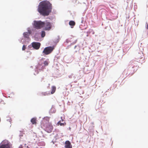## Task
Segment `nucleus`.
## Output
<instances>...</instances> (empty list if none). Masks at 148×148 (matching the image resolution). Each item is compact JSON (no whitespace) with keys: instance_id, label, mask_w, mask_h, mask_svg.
<instances>
[{"instance_id":"nucleus-1","label":"nucleus","mask_w":148,"mask_h":148,"mask_svg":"<svg viewBox=\"0 0 148 148\" xmlns=\"http://www.w3.org/2000/svg\"><path fill=\"white\" fill-rule=\"evenodd\" d=\"M52 10V4L47 0H44L40 2L37 9L40 14L44 16L49 15Z\"/></svg>"},{"instance_id":"nucleus-2","label":"nucleus","mask_w":148,"mask_h":148,"mask_svg":"<svg viewBox=\"0 0 148 148\" xmlns=\"http://www.w3.org/2000/svg\"><path fill=\"white\" fill-rule=\"evenodd\" d=\"M136 62V61L130 62L127 69L125 70L121 75L125 74V77L131 76L138 69V67L135 63Z\"/></svg>"},{"instance_id":"nucleus-3","label":"nucleus","mask_w":148,"mask_h":148,"mask_svg":"<svg viewBox=\"0 0 148 148\" xmlns=\"http://www.w3.org/2000/svg\"><path fill=\"white\" fill-rule=\"evenodd\" d=\"M49 63V60L48 59L45 60L44 58H41L38 62L37 66H36L35 71L36 72V74L38 73V70L42 71L45 69V66H47Z\"/></svg>"},{"instance_id":"nucleus-4","label":"nucleus","mask_w":148,"mask_h":148,"mask_svg":"<svg viewBox=\"0 0 148 148\" xmlns=\"http://www.w3.org/2000/svg\"><path fill=\"white\" fill-rule=\"evenodd\" d=\"M43 21H34L32 23V25L33 27L35 29H39L42 28L43 27L44 25Z\"/></svg>"},{"instance_id":"nucleus-5","label":"nucleus","mask_w":148,"mask_h":148,"mask_svg":"<svg viewBox=\"0 0 148 148\" xmlns=\"http://www.w3.org/2000/svg\"><path fill=\"white\" fill-rule=\"evenodd\" d=\"M40 45L41 43L40 42H34L28 45L27 48L29 50H38L40 48Z\"/></svg>"},{"instance_id":"nucleus-6","label":"nucleus","mask_w":148,"mask_h":148,"mask_svg":"<svg viewBox=\"0 0 148 148\" xmlns=\"http://www.w3.org/2000/svg\"><path fill=\"white\" fill-rule=\"evenodd\" d=\"M0 148H11L10 142L6 140H3L0 144Z\"/></svg>"},{"instance_id":"nucleus-7","label":"nucleus","mask_w":148,"mask_h":148,"mask_svg":"<svg viewBox=\"0 0 148 148\" xmlns=\"http://www.w3.org/2000/svg\"><path fill=\"white\" fill-rule=\"evenodd\" d=\"M43 22L44 24L42 28H44L45 30L49 31L52 28L53 23L48 22L47 20L44 21Z\"/></svg>"},{"instance_id":"nucleus-8","label":"nucleus","mask_w":148,"mask_h":148,"mask_svg":"<svg viewBox=\"0 0 148 148\" xmlns=\"http://www.w3.org/2000/svg\"><path fill=\"white\" fill-rule=\"evenodd\" d=\"M54 49V47L53 46L47 47L44 49L42 53L44 54L48 55L51 53Z\"/></svg>"},{"instance_id":"nucleus-9","label":"nucleus","mask_w":148,"mask_h":148,"mask_svg":"<svg viewBox=\"0 0 148 148\" xmlns=\"http://www.w3.org/2000/svg\"><path fill=\"white\" fill-rule=\"evenodd\" d=\"M27 32H24L23 34V36L25 39H26L28 41L30 40L29 36L32 34V31L29 27L27 29Z\"/></svg>"},{"instance_id":"nucleus-10","label":"nucleus","mask_w":148,"mask_h":148,"mask_svg":"<svg viewBox=\"0 0 148 148\" xmlns=\"http://www.w3.org/2000/svg\"><path fill=\"white\" fill-rule=\"evenodd\" d=\"M53 127L49 123H47L46 125V127L45 130L48 133H49L52 131Z\"/></svg>"},{"instance_id":"nucleus-11","label":"nucleus","mask_w":148,"mask_h":148,"mask_svg":"<svg viewBox=\"0 0 148 148\" xmlns=\"http://www.w3.org/2000/svg\"><path fill=\"white\" fill-rule=\"evenodd\" d=\"M18 136L20 140L23 141L25 140L26 138V135L23 130L19 131Z\"/></svg>"},{"instance_id":"nucleus-12","label":"nucleus","mask_w":148,"mask_h":148,"mask_svg":"<svg viewBox=\"0 0 148 148\" xmlns=\"http://www.w3.org/2000/svg\"><path fill=\"white\" fill-rule=\"evenodd\" d=\"M65 148H72V146L71 142L69 140H66L65 143Z\"/></svg>"},{"instance_id":"nucleus-13","label":"nucleus","mask_w":148,"mask_h":148,"mask_svg":"<svg viewBox=\"0 0 148 148\" xmlns=\"http://www.w3.org/2000/svg\"><path fill=\"white\" fill-rule=\"evenodd\" d=\"M34 37L35 40L38 41L40 39L41 37L40 34L39 33H36L34 35Z\"/></svg>"},{"instance_id":"nucleus-14","label":"nucleus","mask_w":148,"mask_h":148,"mask_svg":"<svg viewBox=\"0 0 148 148\" xmlns=\"http://www.w3.org/2000/svg\"><path fill=\"white\" fill-rule=\"evenodd\" d=\"M69 78L71 79L72 80H74L76 79H79L78 77H77V75L74 74L73 73H71V75H68Z\"/></svg>"},{"instance_id":"nucleus-15","label":"nucleus","mask_w":148,"mask_h":148,"mask_svg":"<svg viewBox=\"0 0 148 148\" xmlns=\"http://www.w3.org/2000/svg\"><path fill=\"white\" fill-rule=\"evenodd\" d=\"M58 134H57L56 135H55L54 137V138L52 140L51 142L53 144H54L55 143L57 142V140L58 139Z\"/></svg>"},{"instance_id":"nucleus-16","label":"nucleus","mask_w":148,"mask_h":148,"mask_svg":"<svg viewBox=\"0 0 148 148\" xmlns=\"http://www.w3.org/2000/svg\"><path fill=\"white\" fill-rule=\"evenodd\" d=\"M56 111V109L54 108L53 106V105L52 106L51 108L50 109V110L49 111V114H51L55 113Z\"/></svg>"},{"instance_id":"nucleus-17","label":"nucleus","mask_w":148,"mask_h":148,"mask_svg":"<svg viewBox=\"0 0 148 148\" xmlns=\"http://www.w3.org/2000/svg\"><path fill=\"white\" fill-rule=\"evenodd\" d=\"M75 22L71 20L69 22V24L71 26V28L73 27L75 25Z\"/></svg>"},{"instance_id":"nucleus-18","label":"nucleus","mask_w":148,"mask_h":148,"mask_svg":"<svg viewBox=\"0 0 148 148\" xmlns=\"http://www.w3.org/2000/svg\"><path fill=\"white\" fill-rule=\"evenodd\" d=\"M92 33V34H94L95 33L94 31L93 30L91 29H90L87 32V34L86 35V36H88V34Z\"/></svg>"},{"instance_id":"nucleus-19","label":"nucleus","mask_w":148,"mask_h":148,"mask_svg":"<svg viewBox=\"0 0 148 148\" xmlns=\"http://www.w3.org/2000/svg\"><path fill=\"white\" fill-rule=\"evenodd\" d=\"M39 33L40 34V37L41 38H44L45 35L46 33L44 30H42Z\"/></svg>"},{"instance_id":"nucleus-20","label":"nucleus","mask_w":148,"mask_h":148,"mask_svg":"<svg viewBox=\"0 0 148 148\" xmlns=\"http://www.w3.org/2000/svg\"><path fill=\"white\" fill-rule=\"evenodd\" d=\"M56 89V87L54 86H52L51 87V94H53L55 92Z\"/></svg>"},{"instance_id":"nucleus-21","label":"nucleus","mask_w":148,"mask_h":148,"mask_svg":"<svg viewBox=\"0 0 148 148\" xmlns=\"http://www.w3.org/2000/svg\"><path fill=\"white\" fill-rule=\"evenodd\" d=\"M36 117H34L32 118L31 120V122L32 124H35L36 123Z\"/></svg>"},{"instance_id":"nucleus-22","label":"nucleus","mask_w":148,"mask_h":148,"mask_svg":"<svg viewBox=\"0 0 148 148\" xmlns=\"http://www.w3.org/2000/svg\"><path fill=\"white\" fill-rule=\"evenodd\" d=\"M138 58H140V59L138 61H137L138 62H139L140 63H143L145 62L144 61L145 59L144 58L140 56V57Z\"/></svg>"},{"instance_id":"nucleus-23","label":"nucleus","mask_w":148,"mask_h":148,"mask_svg":"<svg viewBox=\"0 0 148 148\" xmlns=\"http://www.w3.org/2000/svg\"><path fill=\"white\" fill-rule=\"evenodd\" d=\"M57 124L58 125H60V126H64L66 124V123L65 122H63V123H61V121L60 120L58 122Z\"/></svg>"},{"instance_id":"nucleus-24","label":"nucleus","mask_w":148,"mask_h":148,"mask_svg":"<svg viewBox=\"0 0 148 148\" xmlns=\"http://www.w3.org/2000/svg\"><path fill=\"white\" fill-rule=\"evenodd\" d=\"M42 95L45 96L48 95L50 94V93L49 92H42L41 93Z\"/></svg>"},{"instance_id":"nucleus-25","label":"nucleus","mask_w":148,"mask_h":148,"mask_svg":"<svg viewBox=\"0 0 148 148\" xmlns=\"http://www.w3.org/2000/svg\"><path fill=\"white\" fill-rule=\"evenodd\" d=\"M69 42H71V41L69 40V39H67L66 40V41L64 42V43L65 45H67Z\"/></svg>"},{"instance_id":"nucleus-26","label":"nucleus","mask_w":148,"mask_h":148,"mask_svg":"<svg viewBox=\"0 0 148 148\" xmlns=\"http://www.w3.org/2000/svg\"><path fill=\"white\" fill-rule=\"evenodd\" d=\"M7 119L6 120L7 121H8L11 123V119L10 118V117H9V116H7Z\"/></svg>"},{"instance_id":"nucleus-27","label":"nucleus","mask_w":148,"mask_h":148,"mask_svg":"<svg viewBox=\"0 0 148 148\" xmlns=\"http://www.w3.org/2000/svg\"><path fill=\"white\" fill-rule=\"evenodd\" d=\"M23 40H24V38H20L19 39H18V40L20 42H22L23 44L24 41L23 40Z\"/></svg>"},{"instance_id":"nucleus-28","label":"nucleus","mask_w":148,"mask_h":148,"mask_svg":"<svg viewBox=\"0 0 148 148\" xmlns=\"http://www.w3.org/2000/svg\"><path fill=\"white\" fill-rule=\"evenodd\" d=\"M77 40H75L74 42H73L72 43H71V45H68V46H67V48H68L69 47H70L71 45H73V44H74L76 42H77Z\"/></svg>"},{"instance_id":"nucleus-29","label":"nucleus","mask_w":148,"mask_h":148,"mask_svg":"<svg viewBox=\"0 0 148 148\" xmlns=\"http://www.w3.org/2000/svg\"><path fill=\"white\" fill-rule=\"evenodd\" d=\"M26 45H24L23 46V47H22V50L23 51H24L25 50L26 48Z\"/></svg>"},{"instance_id":"nucleus-30","label":"nucleus","mask_w":148,"mask_h":148,"mask_svg":"<svg viewBox=\"0 0 148 148\" xmlns=\"http://www.w3.org/2000/svg\"><path fill=\"white\" fill-rule=\"evenodd\" d=\"M58 38H57V39H56V40H55V41H54V42H55V43H58V42H59V36H58Z\"/></svg>"},{"instance_id":"nucleus-31","label":"nucleus","mask_w":148,"mask_h":148,"mask_svg":"<svg viewBox=\"0 0 148 148\" xmlns=\"http://www.w3.org/2000/svg\"><path fill=\"white\" fill-rule=\"evenodd\" d=\"M40 144L42 146H43L45 145V143L44 142H41L40 143H39L38 145H39Z\"/></svg>"},{"instance_id":"nucleus-32","label":"nucleus","mask_w":148,"mask_h":148,"mask_svg":"<svg viewBox=\"0 0 148 148\" xmlns=\"http://www.w3.org/2000/svg\"><path fill=\"white\" fill-rule=\"evenodd\" d=\"M60 58V57L56 56L54 58V60H57L58 59Z\"/></svg>"},{"instance_id":"nucleus-33","label":"nucleus","mask_w":148,"mask_h":148,"mask_svg":"<svg viewBox=\"0 0 148 148\" xmlns=\"http://www.w3.org/2000/svg\"><path fill=\"white\" fill-rule=\"evenodd\" d=\"M73 3L74 4H76L77 3V0H73Z\"/></svg>"},{"instance_id":"nucleus-34","label":"nucleus","mask_w":148,"mask_h":148,"mask_svg":"<svg viewBox=\"0 0 148 148\" xmlns=\"http://www.w3.org/2000/svg\"><path fill=\"white\" fill-rule=\"evenodd\" d=\"M64 118H63V117H61V121H62V122H64Z\"/></svg>"},{"instance_id":"nucleus-35","label":"nucleus","mask_w":148,"mask_h":148,"mask_svg":"<svg viewBox=\"0 0 148 148\" xmlns=\"http://www.w3.org/2000/svg\"><path fill=\"white\" fill-rule=\"evenodd\" d=\"M53 13L54 14H56V10H55L54 9H53Z\"/></svg>"},{"instance_id":"nucleus-36","label":"nucleus","mask_w":148,"mask_h":148,"mask_svg":"<svg viewBox=\"0 0 148 148\" xmlns=\"http://www.w3.org/2000/svg\"><path fill=\"white\" fill-rule=\"evenodd\" d=\"M27 145L26 144H25L24 145V146H23V147H28V146H26Z\"/></svg>"},{"instance_id":"nucleus-37","label":"nucleus","mask_w":148,"mask_h":148,"mask_svg":"<svg viewBox=\"0 0 148 148\" xmlns=\"http://www.w3.org/2000/svg\"><path fill=\"white\" fill-rule=\"evenodd\" d=\"M23 146L21 145L18 148H23Z\"/></svg>"},{"instance_id":"nucleus-38","label":"nucleus","mask_w":148,"mask_h":148,"mask_svg":"<svg viewBox=\"0 0 148 148\" xmlns=\"http://www.w3.org/2000/svg\"><path fill=\"white\" fill-rule=\"evenodd\" d=\"M146 28L148 29V23L146 25Z\"/></svg>"},{"instance_id":"nucleus-39","label":"nucleus","mask_w":148,"mask_h":148,"mask_svg":"<svg viewBox=\"0 0 148 148\" xmlns=\"http://www.w3.org/2000/svg\"><path fill=\"white\" fill-rule=\"evenodd\" d=\"M10 95H14V93L13 92H12V93H11Z\"/></svg>"},{"instance_id":"nucleus-40","label":"nucleus","mask_w":148,"mask_h":148,"mask_svg":"<svg viewBox=\"0 0 148 148\" xmlns=\"http://www.w3.org/2000/svg\"><path fill=\"white\" fill-rule=\"evenodd\" d=\"M76 47H77V46H76V45L75 46V47H74V49H75Z\"/></svg>"},{"instance_id":"nucleus-41","label":"nucleus","mask_w":148,"mask_h":148,"mask_svg":"<svg viewBox=\"0 0 148 148\" xmlns=\"http://www.w3.org/2000/svg\"><path fill=\"white\" fill-rule=\"evenodd\" d=\"M83 21H83V20H82L81 21V22H82V23Z\"/></svg>"},{"instance_id":"nucleus-42","label":"nucleus","mask_w":148,"mask_h":148,"mask_svg":"<svg viewBox=\"0 0 148 148\" xmlns=\"http://www.w3.org/2000/svg\"><path fill=\"white\" fill-rule=\"evenodd\" d=\"M138 57H139V55H140V53H138Z\"/></svg>"},{"instance_id":"nucleus-43","label":"nucleus","mask_w":148,"mask_h":148,"mask_svg":"<svg viewBox=\"0 0 148 148\" xmlns=\"http://www.w3.org/2000/svg\"><path fill=\"white\" fill-rule=\"evenodd\" d=\"M50 85V84H48V87H49Z\"/></svg>"},{"instance_id":"nucleus-44","label":"nucleus","mask_w":148,"mask_h":148,"mask_svg":"<svg viewBox=\"0 0 148 148\" xmlns=\"http://www.w3.org/2000/svg\"><path fill=\"white\" fill-rule=\"evenodd\" d=\"M56 146H57V144H55Z\"/></svg>"},{"instance_id":"nucleus-45","label":"nucleus","mask_w":148,"mask_h":148,"mask_svg":"<svg viewBox=\"0 0 148 148\" xmlns=\"http://www.w3.org/2000/svg\"><path fill=\"white\" fill-rule=\"evenodd\" d=\"M69 129L70 130H71V127H69Z\"/></svg>"},{"instance_id":"nucleus-46","label":"nucleus","mask_w":148,"mask_h":148,"mask_svg":"<svg viewBox=\"0 0 148 148\" xmlns=\"http://www.w3.org/2000/svg\"><path fill=\"white\" fill-rule=\"evenodd\" d=\"M33 140H35V138H33Z\"/></svg>"},{"instance_id":"nucleus-47","label":"nucleus","mask_w":148,"mask_h":148,"mask_svg":"<svg viewBox=\"0 0 148 148\" xmlns=\"http://www.w3.org/2000/svg\"><path fill=\"white\" fill-rule=\"evenodd\" d=\"M109 90V89H108V90H107V91H106V92L108 91Z\"/></svg>"},{"instance_id":"nucleus-48","label":"nucleus","mask_w":148,"mask_h":148,"mask_svg":"<svg viewBox=\"0 0 148 148\" xmlns=\"http://www.w3.org/2000/svg\"><path fill=\"white\" fill-rule=\"evenodd\" d=\"M110 90H111V87L110 88Z\"/></svg>"},{"instance_id":"nucleus-49","label":"nucleus","mask_w":148,"mask_h":148,"mask_svg":"<svg viewBox=\"0 0 148 148\" xmlns=\"http://www.w3.org/2000/svg\"><path fill=\"white\" fill-rule=\"evenodd\" d=\"M31 68H32V66H31Z\"/></svg>"},{"instance_id":"nucleus-50","label":"nucleus","mask_w":148,"mask_h":148,"mask_svg":"<svg viewBox=\"0 0 148 148\" xmlns=\"http://www.w3.org/2000/svg\"><path fill=\"white\" fill-rule=\"evenodd\" d=\"M34 75H36V74H35V73H34Z\"/></svg>"},{"instance_id":"nucleus-51","label":"nucleus","mask_w":148,"mask_h":148,"mask_svg":"<svg viewBox=\"0 0 148 148\" xmlns=\"http://www.w3.org/2000/svg\"><path fill=\"white\" fill-rule=\"evenodd\" d=\"M80 26H81V25H80V26H79V27H80V28H81V27H80Z\"/></svg>"},{"instance_id":"nucleus-52","label":"nucleus","mask_w":148,"mask_h":148,"mask_svg":"<svg viewBox=\"0 0 148 148\" xmlns=\"http://www.w3.org/2000/svg\"><path fill=\"white\" fill-rule=\"evenodd\" d=\"M142 53L143 55V53L142 52Z\"/></svg>"}]
</instances>
